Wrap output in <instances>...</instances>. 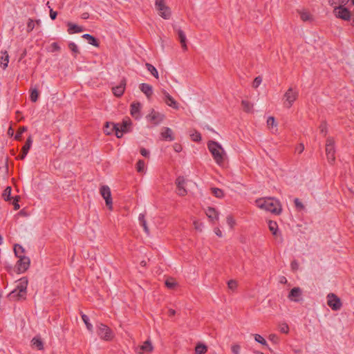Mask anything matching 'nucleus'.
Listing matches in <instances>:
<instances>
[{"instance_id": "obj_23", "label": "nucleus", "mask_w": 354, "mask_h": 354, "mask_svg": "<svg viewBox=\"0 0 354 354\" xmlns=\"http://www.w3.org/2000/svg\"><path fill=\"white\" fill-rule=\"evenodd\" d=\"M140 91L147 96V98H150L153 94V88L151 85L146 83H142L140 84Z\"/></svg>"}, {"instance_id": "obj_50", "label": "nucleus", "mask_w": 354, "mask_h": 354, "mask_svg": "<svg viewBox=\"0 0 354 354\" xmlns=\"http://www.w3.org/2000/svg\"><path fill=\"white\" fill-rule=\"evenodd\" d=\"M12 198H13V201L12 202V204L14 205V209L15 210H17L20 208V205L19 204V201L20 199V197L19 196H15Z\"/></svg>"}, {"instance_id": "obj_26", "label": "nucleus", "mask_w": 354, "mask_h": 354, "mask_svg": "<svg viewBox=\"0 0 354 354\" xmlns=\"http://www.w3.org/2000/svg\"><path fill=\"white\" fill-rule=\"evenodd\" d=\"M153 349V347L151 342L149 340H147L139 347L138 352L139 353H148L152 351Z\"/></svg>"}, {"instance_id": "obj_38", "label": "nucleus", "mask_w": 354, "mask_h": 354, "mask_svg": "<svg viewBox=\"0 0 354 354\" xmlns=\"http://www.w3.org/2000/svg\"><path fill=\"white\" fill-rule=\"evenodd\" d=\"M212 193L214 196L218 198H222L224 196L223 191L217 187L211 188Z\"/></svg>"}, {"instance_id": "obj_34", "label": "nucleus", "mask_w": 354, "mask_h": 354, "mask_svg": "<svg viewBox=\"0 0 354 354\" xmlns=\"http://www.w3.org/2000/svg\"><path fill=\"white\" fill-rule=\"evenodd\" d=\"M11 191H12V189H11V187L8 186L7 187L3 194H2V197L3 198V199L6 201H11L12 199V197H11Z\"/></svg>"}, {"instance_id": "obj_46", "label": "nucleus", "mask_w": 354, "mask_h": 354, "mask_svg": "<svg viewBox=\"0 0 354 354\" xmlns=\"http://www.w3.org/2000/svg\"><path fill=\"white\" fill-rule=\"evenodd\" d=\"M192 140L194 142H199L201 140V135L198 131H194L190 135Z\"/></svg>"}, {"instance_id": "obj_31", "label": "nucleus", "mask_w": 354, "mask_h": 354, "mask_svg": "<svg viewBox=\"0 0 354 354\" xmlns=\"http://www.w3.org/2000/svg\"><path fill=\"white\" fill-rule=\"evenodd\" d=\"M32 345L38 350L41 351L44 348V344L41 339L38 337H35L31 341Z\"/></svg>"}, {"instance_id": "obj_52", "label": "nucleus", "mask_w": 354, "mask_h": 354, "mask_svg": "<svg viewBox=\"0 0 354 354\" xmlns=\"http://www.w3.org/2000/svg\"><path fill=\"white\" fill-rule=\"evenodd\" d=\"M68 48L74 54H77L79 53V49H78L77 46L73 42L69 43Z\"/></svg>"}, {"instance_id": "obj_47", "label": "nucleus", "mask_w": 354, "mask_h": 354, "mask_svg": "<svg viewBox=\"0 0 354 354\" xmlns=\"http://www.w3.org/2000/svg\"><path fill=\"white\" fill-rule=\"evenodd\" d=\"M165 285L168 288L172 289L176 287V283L173 279H168L165 281Z\"/></svg>"}, {"instance_id": "obj_6", "label": "nucleus", "mask_w": 354, "mask_h": 354, "mask_svg": "<svg viewBox=\"0 0 354 354\" xmlns=\"http://www.w3.org/2000/svg\"><path fill=\"white\" fill-rule=\"evenodd\" d=\"M155 8L163 19H168L171 17V10L165 0H155Z\"/></svg>"}, {"instance_id": "obj_53", "label": "nucleus", "mask_w": 354, "mask_h": 354, "mask_svg": "<svg viewBox=\"0 0 354 354\" xmlns=\"http://www.w3.org/2000/svg\"><path fill=\"white\" fill-rule=\"evenodd\" d=\"M268 339L270 342H273L274 344H278L279 339L277 335L274 333H272L268 336Z\"/></svg>"}, {"instance_id": "obj_19", "label": "nucleus", "mask_w": 354, "mask_h": 354, "mask_svg": "<svg viewBox=\"0 0 354 354\" xmlns=\"http://www.w3.org/2000/svg\"><path fill=\"white\" fill-rule=\"evenodd\" d=\"M32 137L29 136L28 138L25 145L22 147L21 153L18 157L19 159L23 160L25 158V157L26 156V155L28 153L29 149H30V147L32 146Z\"/></svg>"}, {"instance_id": "obj_49", "label": "nucleus", "mask_w": 354, "mask_h": 354, "mask_svg": "<svg viewBox=\"0 0 354 354\" xmlns=\"http://www.w3.org/2000/svg\"><path fill=\"white\" fill-rule=\"evenodd\" d=\"M59 49L60 47L59 44L57 42H53L49 46L48 51L53 53L59 50Z\"/></svg>"}, {"instance_id": "obj_33", "label": "nucleus", "mask_w": 354, "mask_h": 354, "mask_svg": "<svg viewBox=\"0 0 354 354\" xmlns=\"http://www.w3.org/2000/svg\"><path fill=\"white\" fill-rule=\"evenodd\" d=\"M82 37L86 39L88 41V43L89 44H91L94 46H99V44L97 41L96 39L94 37H93L92 35H91L89 34H84V35H83Z\"/></svg>"}, {"instance_id": "obj_55", "label": "nucleus", "mask_w": 354, "mask_h": 354, "mask_svg": "<svg viewBox=\"0 0 354 354\" xmlns=\"http://www.w3.org/2000/svg\"><path fill=\"white\" fill-rule=\"evenodd\" d=\"M241 346L239 344H233L231 346V351L234 354H239Z\"/></svg>"}, {"instance_id": "obj_8", "label": "nucleus", "mask_w": 354, "mask_h": 354, "mask_svg": "<svg viewBox=\"0 0 354 354\" xmlns=\"http://www.w3.org/2000/svg\"><path fill=\"white\" fill-rule=\"evenodd\" d=\"M326 153L328 161L333 164L335 160V142L333 138H328L326 143Z\"/></svg>"}, {"instance_id": "obj_61", "label": "nucleus", "mask_w": 354, "mask_h": 354, "mask_svg": "<svg viewBox=\"0 0 354 354\" xmlns=\"http://www.w3.org/2000/svg\"><path fill=\"white\" fill-rule=\"evenodd\" d=\"M214 232L216 234V235L218 236V237H222L223 236V233H222V232H221V230H220L219 227H215L214 229Z\"/></svg>"}, {"instance_id": "obj_5", "label": "nucleus", "mask_w": 354, "mask_h": 354, "mask_svg": "<svg viewBox=\"0 0 354 354\" xmlns=\"http://www.w3.org/2000/svg\"><path fill=\"white\" fill-rule=\"evenodd\" d=\"M299 92L296 88H289L283 95V105L286 108H290L298 97Z\"/></svg>"}, {"instance_id": "obj_11", "label": "nucleus", "mask_w": 354, "mask_h": 354, "mask_svg": "<svg viewBox=\"0 0 354 354\" xmlns=\"http://www.w3.org/2000/svg\"><path fill=\"white\" fill-rule=\"evenodd\" d=\"M97 335L104 340H110L113 337L111 330L106 325L100 324L97 326Z\"/></svg>"}, {"instance_id": "obj_14", "label": "nucleus", "mask_w": 354, "mask_h": 354, "mask_svg": "<svg viewBox=\"0 0 354 354\" xmlns=\"http://www.w3.org/2000/svg\"><path fill=\"white\" fill-rule=\"evenodd\" d=\"M288 298L294 302H300L302 300V290L299 287H295L290 291Z\"/></svg>"}, {"instance_id": "obj_35", "label": "nucleus", "mask_w": 354, "mask_h": 354, "mask_svg": "<svg viewBox=\"0 0 354 354\" xmlns=\"http://www.w3.org/2000/svg\"><path fill=\"white\" fill-rule=\"evenodd\" d=\"M254 338L257 342H258V343L261 344V345L269 348V346H268V344L266 340L261 335L254 334Z\"/></svg>"}, {"instance_id": "obj_15", "label": "nucleus", "mask_w": 354, "mask_h": 354, "mask_svg": "<svg viewBox=\"0 0 354 354\" xmlns=\"http://www.w3.org/2000/svg\"><path fill=\"white\" fill-rule=\"evenodd\" d=\"M176 184L177 187V194L180 196H185L187 193L185 188L186 180L183 176H178L176 180Z\"/></svg>"}, {"instance_id": "obj_58", "label": "nucleus", "mask_w": 354, "mask_h": 354, "mask_svg": "<svg viewBox=\"0 0 354 354\" xmlns=\"http://www.w3.org/2000/svg\"><path fill=\"white\" fill-rule=\"evenodd\" d=\"M140 153L142 156L144 157H149V151L145 149V148H141L140 149Z\"/></svg>"}, {"instance_id": "obj_13", "label": "nucleus", "mask_w": 354, "mask_h": 354, "mask_svg": "<svg viewBox=\"0 0 354 354\" xmlns=\"http://www.w3.org/2000/svg\"><path fill=\"white\" fill-rule=\"evenodd\" d=\"M30 260L28 257L20 256V257H19V260L17 263V270H18L19 272L23 273V272H26L28 269V268L30 266Z\"/></svg>"}, {"instance_id": "obj_3", "label": "nucleus", "mask_w": 354, "mask_h": 354, "mask_svg": "<svg viewBox=\"0 0 354 354\" xmlns=\"http://www.w3.org/2000/svg\"><path fill=\"white\" fill-rule=\"evenodd\" d=\"M28 286V279L22 277L17 281L15 288L10 292L8 297L10 300H19L25 299Z\"/></svg>"}, {"instance_id": "obj_60", "label": "nucleus", "mask_w": 354, "mask_h": 354, "mask_svg": "<svg viewBox=\"0 0 354 354\" xmlns=\"http://www.w3.org/2000/svg\"><path fill=\"white\" fill-rule=\"evenodd\" d=\"M294 202L297 207L299 209H302L304 207L302 203L298 198H295Z\"/></svg>"}, {"instance_id": "obj_64", "label": "nucleus", "mask_w": 354, "mask_h": 354, "mask_svg": "<svg viewBox=\"0 0 354 354\" xmlns=\"http://www.w3.org/2000/svg\"><path fill=\"white\" fill-rule=\"evenodd\" d=\"M319 128H320V131H321L322 133L325 132V131H326V124H322L320 125Z\"/></svg>"}, {"instance_id": "obj_21", "label": "nucleus", "mask_w": 354, "mask_h": 354, "mask_svg": "<svg viewBox=\"0 0 354 354\" xmlns=\"http://www.w3.org/2000/svg\"><path fill=\"white\" fill-rule=\"evenodd\" d=\"M160 135L165 140L173 141L174 140L173 131L169 127L162 128Z\"/></svg>"}, {"instance_id": "obj_22", "label": "nucleus", "mask_w": 354, "mask_h": 354, "mask_svg": "<svg viewBox=\"0 0 354 354\" xmlns=\"http://www.w3.org/2000/svg\"><path fill=\"white\" fill-rule=\"evenodd\" d=\"M266 123L268 128L272 133H277L278 132L277 123L273 116L268 117Z\"/></svg>"}, {"instance_id": "obj_12", "label": "nucleus", "mask_w": 354, "mask_h": 354, "mask_svg": "<svg viewBox=\"0 0 354 354\" xmlns=\"http://www.w3.org/2000/svg\"><path fill=\"white\" fill-rule=\"evenodd\" d=\"M334 15L336 17L348 20L351 17V13L348 10L342 6H334Z\"/></svg>"}, {"instance_id": "obj_27", "label": "nucleus", "mask_w": 354, "mask_h": 354, "mask_svg": "<svg viewBox=\"0 0 354 354\" xmlns=\"http://www.w3.org/2000/svg\"><path fill=\"white\" fill-rule=\"evenodd\" d=\"M178 39L180 40V42L181 44L182 48L185 50H187V44H186V36H185V34L184 33V32L182 30L178 29Z\"/></svg>"}, {"instance_id": "obj_32", "label": "nucleus", "mask_w": 354, "mask_h": 354, "mask_svg": "<svg viewBox=\"0 0 354 354\" xmlns=\"http://www.w3.org/2000/svg\"><path fill=\"white\" fill-rule=\"evenodd\" d=\"M241 104L243 110L248 113H252L253 111V104L248 100H242Z\"/></svg>"}, {"instance_id": "obj_45", "label": "nucleus", "mask_w": 354, "mask_h": 354, "mask_svg": "<svg viewBox=\"0 0 354 354\" xmlns=\"http://www.w3.org/2000/svg\"><path fill=\"white\" fill-rule=\"evenodd\" d=\"M194 227L196 230L202 232L204 227V225L203 223L199 222L198 221H194L193 222Z\"/></svg>"}, {"instance_id": "obj_30", "label": "nucleus", "mask_w": 354, "mask_h": 354, "mask_svg": "<svg viewBox=\"0 0 354 354\" xmlns=\"http://www.w3.org/2000/svg\"><path fill=\"white\" fill-rule=\"evenodd\" d=\"M207 347L203 343H198L196 344L195 348L196 354H204L207 352Z\"/></svg>"}, {"instance_id": "obj_18", "label": "nucleus", "mask_w": 354, "mask_h": 354, "mask_svg": "<svg viewBox=\"0 0 354 354\" xmlns=\"http://www.w3.org/2000/svg\"><path fill=\"white\" fill-rule=\"evenodd\" d=\"M205 214L208 217V218L212 221L214 222L218 220L219 213L218 212L214 207H209L205 210Z\"/></svg>"}, {"instance_id": "obj_28", "label": "nucleus", "mask_w": 354, "mask_h": 354, "mask_svg": "<svg viewBox=\"0 0 354 354\" xmlns=\"http://www.w3.org/2000/svg\"><path fill=\"white\" fill-rule=\"evenodd\" d=\"M68 32L69 34H73L75 32H81L83 31V28L81 26H79L72 24V23H68Z\"/></svg>"}, {"instance_id": "obj_4", "label": "nucleus", "mask_w": 354, "mask_h": 354, "mask_svg": "<svg viewBox=\"0 0 354 354\" xmlns=\"http://www.w3.org/2000/svg\"><path fill=\"white\" fill-rule=\"evenodd\" d=\"M111 127L117 138H120L124 133L131 131V121L129 118H126L121 123L112 124Z\"/></svg>"}, {"instance_id": "obj_59", "label": "nucleus", "mask_w": 354, "mask_h": 354, "mask_svg": "<svg viewBox=\"0 0 354 354\" xmlns=\"http://www.w3.org/2000/svg\"><path fill=\"white\" fill-rule=\"evenodd\" d=\"M304 150V146L303 144H299L295 149V151L301 153Z\"/></svg>"}, {"instance_id": "obj_51", "label": "nucleus", "mask_w": 354, "mask_h": 354, "mask_svg": "<svg viewBox=\"0 0 354 354\" xmlns=\"http://www.w3.org/2000/svg\"><path fill=\"white\" fill-rule=\"evenodd\" d=\"M26 131H27V127H21L19 129V131H17V134L15 135V140H20L23 133H24Z\"/></svg>"}, {"instance_id": "obj_7", "label": "nucleus", "mask_w": 354, "mask_h": 354, "mask_svg": "<svg viewBox=\"0 0 354 354\" xmlns=\"http://www.w3.org/2000/svg\"><path fill=\"white\" fill-rule=\"evenodd\" d=\"M165 118V115L162 113L151 109L149 114L146 116L147 120L153 125H158Z\"/></svg>"}, {"instance_id": "obj_63", "label": "nucleus", "mask_w": 354, "mask_h": 354, "mask_svg": "<svg viewBox=\"0 0 354 354\" xmlns=\"http://www.w3.org/2000/svg\"><path fill=\"white\" fill-rule=\"evenodd\" d=\"M50 18L54 20L55 19L56 17H57V12L53 11V10H50Z\"/></svg>"}, {"instance_id": "obj_25", "label": "nucleus", "mask_w": 354, "mask_h": 354, "mask_svg": "<svg viewBox=\"0 0 354 354\" xmlns=\"http://www.w3.org/2000/svg\"><path fill=\"white\" fill-rule=\"evenodd\" d=\"M1 54L0 66L3 70H5L8 67L10 57L6 50L1 51Z\"/></svg>"}, {"instance_id": "obj_54", "label": "nucleus", "mask_w": 354, "mask_h": 354, "mask_svg": "<svg viewBox=\"0 0 354 354\" xmlns=\"http://www.w3.org/2000/svg\"><path fill=\"white\" fill-rule=\"evenodd\" d=\"M262 82V78L260 76L257 77L252 83V86L255 88H258Z\"/></svg>"}, {"instance_id": "obj_29", "label": "nucleus", "mask_w": 354, "mask_h": 354, "mask_svg": "<svg viewBox=\"0 0 354 354\" xmlns=\"http://www.w3.org/2000/svg\"><path fill=\"white\" fill-rule=\"evenodd\" d=\"M146 68L147 71L156 79L159 78V75L157 69L151 64L146 63Z\"/></svg>"}, {"instance_id": "obj_62", "label": "nucleus", "mask_w": 354, "mask_h": 354, "mask_svg": "<svg viewBox=\"0 0 354 354\" xmlns=\"http://www.w3.org/2000/svg\"><path fill=\"white\" fill-rule=\"evenodd\" d=\"M291 268H292V270H297L298 268H299L298 262L296 261H292V263H291Z\"/></svg>"}, {"instance_id": "obj_39", "label": "nucleus", "mask_w": 354, "mask_h": 354, "mask_svg": "<svg viewBox=\"0 0 354 354\" xmlns=\"http://www.w3.org/2000/svg\"><path fill=\"white\" fill-rule=\"evenodd\" d=\"M328 2L332 6H344L350 2V0H328Z\"/></svg>"}, {"instance_id": "obj_2", "label": "nucleus", "mask_w": 354, "mask_h": 354, "mask_svg": "<svg viewBox=\"0 0 354 354\" xmlns=\"http://www.w3.org/2000/svg\"><path fill=\"white\" fill-rule=\"evenodd\" d=\"M207 145L215 162L219 166L223 165L227 159V153L222 145L214 140L208 141Z\"/></svg>"}, {"instance_id": "obj_41", "label": "nucleus", "mask_w": 354, "mask_h": 354, "mask_svg": "<svg viewBox=\"0 0 354 354\" xmlns=\"http://www.w3.org/2000/svg\"><path fill=\"white\" fill-rule=\"evenodd\" d=\"M226 222L230 229H233L236 225V221L234 218L231 215H228L226 217Z\"/></svg>"}, {"instance_id": "obj_56", "label": "nucleus", "mask_w": 354, "mask_h": 354, "mask_svg": "<svg viewBox=\"0 0 354 354\" xmlns=\"http://www.w3.org/2000/svg\"><path fill=\"white\" fill-rule=\"evenodd\" d=\"M279 330L283 333H288L289 331V327L287 324H282L279 326Z\"/></svg>"}, {"instance_id": "obj_40", "label": "nucleus", "mask_w": 354, "mask_h": 354, "mask_svg": "<svg viewBox=\"0 0 354 354\" xmlns=\"http://www.w3.org/2000/svg\"><path fill=\"white\" fill-rule=\"evenodd\" d=\"M38 97H39V92L37 91V88H32L31 92H30V100L33 102H35L37 100Z\"/></svg>"}, {"instance_id": "obj_37", "label": "nucleus", "mask_w": 354, "mask_h": 354, "mask_svg": "<svg viewBox=\"0 0 354 354\" xmlns=\"http://www.w3.org/2000/svg\"><path fill=\"white\" fill-rule=\"evenodd\" d=\"M14 252H15V255L18 258L20 257V256H24V248L21 245H20L19 244L15 245V246H14Z\"/></svg>"}, {"instance_id": "obj_48", "label": "nucleus", "mask_w": 354, "mask_h": 354, "mask_svg": "<svg viewBox=\"0 0 354 354\" xmlns=\"http://www.w3.org/2000/svg\"><path fill=\"white\" fill-rule=\"evenodd\" d=\"M227 286L229 289L235 290L238 286V283L236 281L232 279L227 282Z\"/></svg>"}, {"instance_id": "obj_36", "label": "nucleus", "mask_w": 354, "mask_h": 354, "mask_svg": "<svg viewBox=\"0 0 354 354\" xmlns=\"http://www.w3.org/2000/svg\"><path fill=\"white\" fill-rule=\"evenodd\" d=\"M136 170L139 173H145L146 171L145 162L142 160H139L136 164Z\"/></svg>"}, {"instance_id": "obj_17", "label": "nucleus", "mask_w": 354, "mask_h": 354, "mask_svg": "<svg viewBox=\"0 0 354 354\" xmlns=\"http://www.w3.org/2000/svg\"><path fill=\"white\" fill-rule=\"evenodd\" d=\"M142 104L140 102H133L131 104V115L136 120L141 118L140 110Z\"/></svg>"}, {"instance_id": "obj_44", "label": "nucleus", "mask_w": 354, "mask_h": 354, "mask_svg": "<svg viewBox=\"0 0 354 354\" xmlns=\"http://www.w3.org/2000/svg\"><path fill=\"white\" fill-rule=\"evenodd\" d=\"M112 124H113L112 122H106V124L104 126V133L106 134L110 135L114 132V131L113 130V128L111 127Z\"/></svg>"}, {"instance_id": "obj_10", "label": "nucleus", "mask_w": 354, "mask_h": 354, "mask_svg": "<svg viewBox=\"0 0 354 354\" xmlns=\"http://www.w3.org/2000/svg\"><path fill=\"white\" fill-rule=\"evenodd\" d=\"M327 304L333 310H339L342 306L340 299L334 293L327 295Z\"/></svg>"}, {"instance_id": "obj_42", "label": "nucleus", "mask_w": 354, "mask_h": 354, "mask_svg": "<svg viewBox=\"0 0 354 354\" xmlns=\"http://www.w3.org/2000/svg\"><path fill=\"white\" fill-rule=\"evenodd\" d=\"M82 319L83 322H84V324H86L87 329L91 332L93 330V326L91 323H89V319H88V316L86 315H82Z\"/></svg>"}, {"instance_id": "obj_57", "label": "nucleus", "mask_w": 354, "mask_h": 354, "mask_svg": "<svg viewBox=\"0 0 354 354\" xmlns=\"http://www.w3.org/2000/svg\"><path fill=\"white\" fill-rule=\"evenodd\" d=\"M35 28V21L32 19H29L27 24V31L30 32Z\"/></svg>"}, {"instance_id": "obj_9", "label": "nucleus", "mask_w": 354, "mask_h": 354, "mask_svg": "<svg viewBox=\"0 0 354 354\" xmlns=\"http://www.w3.org/2000/svg\"><path fill=\"white\" fill-rule=\"evenodd\" d=\"M100 193L102 198L104 199L106 206L109 209H112L113 201L109 187L107 185H102L100 188Z\"/></svg>"}, {"instance_id": "obj_1", "label": "nucleus", "mask_w": 354, "mask_h": 354, "mask_svg": "<svg viewBox=\"0 0 354 354\" xmlns=\"http://www.w3.org/2000/svg\"><path fill=\"white\" fill-rule=\"evenodd\" d=\"M255 205L261 209L270 212L274 215H279L282 212L280 201L274 198H261L255 201Z\"/></svg>"}, {"instance_id": "obj_24", "label": "nucleus", "mask_w": 354, "mask_h": 354, "mask_svg": "<svg viewBox=\"0 0 354 354\" xmlns=\"http://www.w3.org/2000/svg\"><path fill=\"white\" fill-rule=\"evenodd\" d=\"M126 84L124 82H121L118 86L112 88L113 93L116 97H120L123 95L125 90Z\"/></svg>"}, {"instance_id": "obj_16", "label": "nucleus", "mask_w": 354, "mask_h": 354, "mask_svg": "<svg viewBox=\"0 0 354 354\" xmlns=\"http://www.w3.org/2000/svg\"><path fill=\"white\" fill-rule=\"evenodd\" d=\"M162 93L163 95V100L167 106L174 109H179V104L171 95H169L168 92H167L165 90H162Z\"/></svg>"}, {"instance_id": "obj_20", "label": "nucleus", "mask_w": 354, "mask_h": 354, "mask_svg": "<svg viewBox=\"0 0 354 354\" xmlns=\"http://www.w3.org/2000/svg\"><path fill=\"white\" fill-rule=\"evenodd\" d=\"M268 228L270 231L272 232V234L275 236V238L278 239L279 238L280 241H282L281 235L278 232V225L277 222L269 221H268Z\"/></svg>"}, {"instance_id": "obj_43", "label": "nucleus", "mask_w": 354, "mask_h": 354, "mask_svg": "<svg viewBox=\"0 0 354 354\" xmlns=\"http://www.w3.org/2000/svg\"><path fill=\"white\" fill-rule=\"evenodd\" d=\"M300 17L302 21H306L311 19V15L308 12L306 11H302L300 12Z\"/></svg>"}]
</instances>
